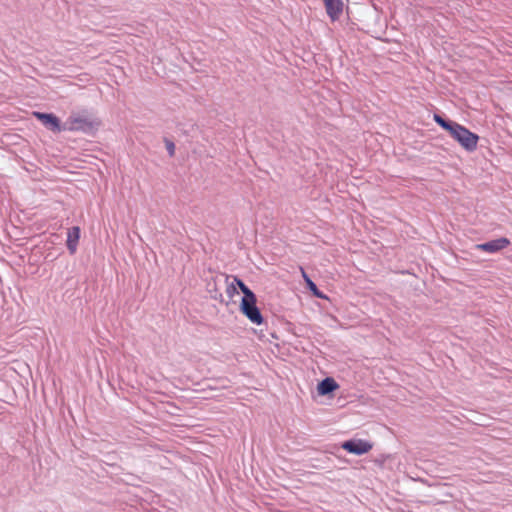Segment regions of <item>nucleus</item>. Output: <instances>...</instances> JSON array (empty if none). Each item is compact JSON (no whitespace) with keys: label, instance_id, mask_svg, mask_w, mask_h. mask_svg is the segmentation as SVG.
<instances>
[{"label":"nucleus","instance_id":"f257e3e1","mask_svg":"<svg viewBox=\"0 0 512 512\" xmlns=\"http://www.w3.org/2000/svg\"><path fill=\"white\" fill-rule=\"evenodd\" d=\"M433 119L438 125L448 131L462 148L469 152L476 150L479 141V136L477 134L456 122L443 119L438 114H434Z\"/></svg>","mask_w":512,"mask_h":512},{"label":"nucleus","instance_id":"f03ea898","mask_svg":"<svg viewBox=\"0 0 512 512\" xmlns=\"http://www.w3.org/2000/svg\"><path fill=\"white\" fill-rule=\"evenodd\" d=\"M256 303L257 299L255 294L243 296L240 303V310L253 324L261 325L263 323V317Z\"/></svg>","mask_w":512,"mask_h":512},{"label":"nucleus","instance_id":"7ed1b4c3","mask_svg":"<svg viewBox=\"0 0 512 512\" xmlns=\"http://www.w3.org/2000/svg\"><path fill=\"white\" fill-rule=\"evenodd\" d=\"M93 122L86 116L80 114L70 115L64 123L63 130L67 131H88L93 128Z\"/></svg>","mask_w":512,"mask_h":512},{"label":"nucleus","instance_id":"20e7f679","mask_svg":"<svg viewBox=\"0 0 512 512\" xmlns=\"http://www.w3.org/2000/svg\"><path fill=\"white\" fill-rule=\"evenodd\" d=\"M372 447V443L362 439H353L345 441L342 444V448L344 450L355 455L366 454L372 449Z\"/></svg>","mask_w":512,"mask_h":512},{"label":"nucleus","instance_id":"39448f33","mask_svg":"<svg viewBox=\"0 0 512 512\" xmlns=\"http://www.w3.org/2000/svg\"><path fill=\"white\" fill-rule=\"evenodd\" d=\"M33 116L42 122L44 126L53 132H60L63 127L60 125L59 119L50 113L33 112Z\"/></svg>","mask_w":512,"mask_h":512},{"label":"nucleus","instance_id":"423d86ee","mask_svg":"<svg viewBox=\"0 0 512 512\" xmlns=\"http://www.w3.org/2000/svg\"><path fill=\"white\" fill-rule=\"evenodd\" d=\"M509 245L510 240L508 238L502 237L483 244H477L476 249L488 253H495L508 247Z\"/></svg>","mask_w":512,"mask_h":512},{"label":"nucleus","instance_id":"0eeeda50","mask_svg":"<svg viewBox=\"0 0 512 512\" xmlns=\"http://www.w3.org/2000/svg\"><path fill=\"white\" fill-rule=\"evenodd\" d=\"M326 12L332 21L337 20L343 11L342 0H324Z\"/></svg>","mask_w":512,"mask_h":512},{"label":"nucleus","instance_id":"6e6552de","mask_svg":"<svg viewBox=\"0 0 512 512\" xmlns=\"http://www.w3.org/2000/svg\"><path fill=\"white\" fill-rule=\"evenodd\" d=\"M79 239L80 228L78 226L72 227L67 234V248L71 254L76 252Z\"/></svg>","mask_w":512,"mask_h":512},{"label":"nucleus","instance_id":"1a4fd4ad","mask_svg":"<svg viewBox=\"0 0 512 512\" xmlns=\"http://www.w3.org/2000/svg\"><path fill=\"white\" fill-rule=\"evenodd\" d=\"M338 387L337 382L333 378H325L318 384L317 390L320 395H326L335 391Z\"/></svg>","mask_w":512,"mask_h":512},{"label":"nucleus","instance_id":"9d476101","mask_svg":"<svg viewBox=\"0 0 512 512\" xmlns=\"http://www.w3.org/2000/svg\"><path fill=\"white\" fill-rule=\"evenodd\" d=\"M235 286H237L244 294V296H249L251 294H254L246 285L245 283L237 278V277H234L233 278V282L231 283L230 287L232 289H235Z\"/></svg>","mask_w":512,"mask_h":512},{"label":"nucleus","instance_id":"9b49d317","mask_svg":"<svg viewBox=\"0 0 512 512\" xmlns=\"http://www.w3.org/2000/svg\"><path fill=\"white\" fill-rule=\"evenodd\" d=\"M307 287L312 292V294L320 299H327V296L324 295L315 285V283L311 279H307Z\"/></svg>","mask_w":512,"mask_h":512},{"label":"nucleus","instance_id":"f8f14e48","mask_svg":"<svg viewBox=\"0 0 512 512\" xmlns=\"http://www.w3.org/2000/svg\"><path fill=\"white\" fill-rule=\"evenodd\" d=\"M166 148H167L170 156H173L175 154V145L173 142L166 141Z\"/></svg>","mask_w":512,"mask_h":512},{"label":"nucleus","instance_id":"ddd939ff","mask_svg":"<svg viewBox=\"0 0 512 512\" xmlns=\"http://www.w3.org/2000/svg\"><path fill=\"white\" fill-rule=\"evenodd\" d=\"M300 271H301L304 281L307 283V279H310L309 276L307 275V273L305 272L303 267H300Z\"/></svg>","mask_w":512,"mask_h":512}]
</instances>
